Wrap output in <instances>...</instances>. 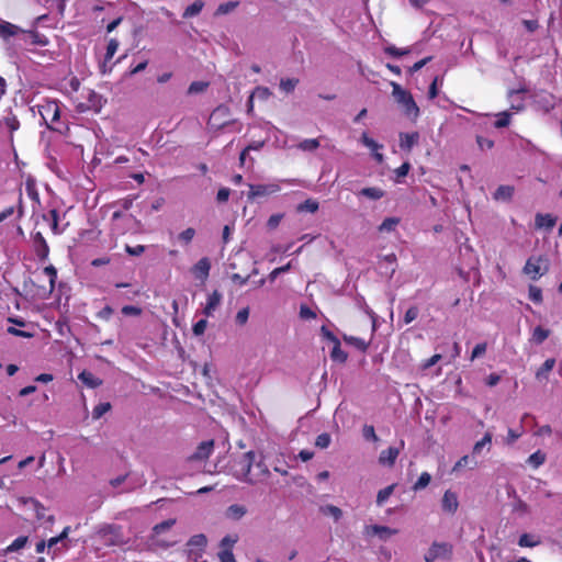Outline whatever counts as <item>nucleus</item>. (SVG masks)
Segmentation results:
<instances>
[{
	"mask_svg": "<svg viewBox=\"0 0 562 562\" xmlns=\"http://www.w3.org/2000/svg\"><path fill=\"white\" fill-rule=\"evenodd\" d=\"M398 223L400 220L397 217H386L379 226V231L386 233L393 232Z\"/></svg>",
	"mask_w": 562,
	"mask_h": 562,
	"instance_id": "e433bc0d",
	"label": "nucleus"
},
{
	"mask_svg": "<svg viewBox=\"0 0 562 562\" xmlns=\"http://www.w3.org/2000/svg\"><path fill=\"white\" fill-rule=\"evenodd\" d=\"M492 439L493 434L491 431H486L483 438L474 443L473 453L480 454L483 448L491 446ZM487 450H490V448H487Z\"/></svg>",
	"mask_w": 562,
	"mask_h": 562,
	"instance_id": "c85d7f7f",
	"label": "nucleus"
},
{
	"mask_svg": "<svg viewBox=\"0 0 562 562\" xmlns=\"http://www.w3.org/2000/svg\"><path fill=\"white\" fill-rule=\"evenodd\" d=\"M529 299L536 303H540L542 301V291L540 288L530 285L529 286Z\"/></svg>",
	"mask_w": 562,
	"mask_h": 562,
	"instance_id": "13d9d810",
	"label": "nucleus"
},
{
	"mask_svg": "<svg viewBox=\"0 0 562 562\" xmlns=\"http://www.w3.org/2000/svg\"><path fill=\"white\" fill-rule=\"evenodd\" d=\"M442 509L449 514L457 512L459 502L456 493L446 491L441 502Z\"/></svg>",
	"mask_w": 562,
	"mask_h": 562,
	"instance_id": "2eb2a0df",
	"label": "nucleus"
},
{
	"mask_svg": "<svg viewBox=\"0 0 562 562\" xmlns=\"http://www.w3.org/2000/svg\"><path fill=\"white\" fill-rule=\"evenodd\" d=\"M207 88V83L203 81H194L189 86L188 92L191 94L203 92Z\"/></svg>",
	"mask_w": 562,
	"mask_h": 562,
	"instance_id": "bf43d9fd",
	"label": "nucleus"
},
{
	"mask_svg": "<svg viewBox=\"0 0 562 562\" xmlns=\"http://www.w3.org/2000/svg\"><path fill=\"white\" fill-rule=\"evenodd\" d=\"M27 502H30L32 504L36 518L38 520H44L46 518L45 507L40 502H37L36 499H33V498H30Z\"/></svg>",
	"mask_w": 562,
	"mask_h": 562,
	"instance_id": "de8ad7c7",
	"label": "nucleus"
},
{
	"mask_svg": "<svg viewBox=\"0 0 562 562\" xmlns=\"http://www.w3.org/2000/svg\"><path fill=\"white\" fill-rule=\"evenodd\" d=\"M217 558H218L220 562H237L233 552L218 551Z\"/></svg>",
	"mask_w": 562,
	"mask_h": 562,
	"instance_id": "774afa93",
	"label": "nucleus"
},
{
	"mask_svg": "<svg viewBox=\"0 0 562 562\" xmlns=\"http://www.w3.org/2000/svg\"><path fill=\"white\" fill-rule=\"evenodd\" d=\"M319 513L324 516L331 517L335 522H338L342 517V510L331 504L322 505L319 507Z\"/></svg>",
	"mask_w": 562,
	"mask_h": 562,
	"instance_id": "a211bd4d",
	"label": "nucleus"
},
{
	"mask_svg": "<svg viewBox=\"0 0 562 562\" xmlns=\"http://www.w3.org/2000/svg\"><path fill=\"white\" fill-rule=\"evenodd\" d=\"M321 146L317 138H306L297 144V148L303 151H315Z\"/></svg>",
	"mask_w": 562,
	"mask_h": 562,
	"instance_id": "2f4dec72",
	"label": "nucleus"
},
{
	"mask_svg": "<svg viewBox=\"0 0 562 562\" xmlns=\"http://www.w3.org/2000/svg\"><path fill=\"white\" fill-rule=\"evenodd\" d=\"M400 454V448L389 447L385 450H382L379 456V463L383 467H393L397 457Z\"/></svg>",
	"mask_w": 562,
	"mask_h": 562,
	"instance_id": "ddd939ff",
	"label": "nucleus"
},
{
	"mask_svg": "<svg viewBox=\"0 0 562 562\" xmlns=\"http://www.w3.org/2000/svg\"><path fill=\"white\" fill-rule=\"evenodd\" d=\"M207 327V321L206 319H200L198 323L194 324L192 330L195 336H202Z\"/></svg>",
	"mask_w": 562,
	"mask_h": 562,
	"instance_id": "052dcab7",
	"label": "nucleus"
},
{
	"mask_svg": "<svg viewBox=\"0 0 562 562\" xmlns=\"http://www.w3.org/2000/svg\"><path fill=\"white\" fill-rule=\"evenodd\" d=\"M392 86V95L395 101L402 106L406 116L411 119H417L419 114V108L414 101L412 94L404 90L398 83L391 81Z\"/></svg>",
	"mask_w": 562,
	"mask_h": 562,
	"instance_id": "7ed1b4c3",
	"label": "nucleus"
},
{
	"mask_svg": "<svg viewBox=\"0 0 562 562\" xmlns=\"http://www.w3.org/2000/svg\"><path fill=\"white\" fill-rule=\"evenodd\" d=\"M453 546L449 542L434 541L424 554L425 562L450 561Z\"/></svg>",
	"mask_w": 562,
	"mask_h": 562,
	"instance_id": "39448f33",
	"label": "nucleus"
},
{
	"mask_svg": "<svg viewBox=\"0 0 562 562\" xmlns=\"http://www.w3.org/2000/svg\"><path fill=\"white\" fill-rule=\"evenodd\" d=\"M78 379L88 387L94 389L102 384V381L97 378L93 373L90 371L83 370L81 373H79Z\"/></svg>",
	"mask_w": 562,
	"mask_h": 562,
	"instance_id": "aec40b11",
	"label": "nucleus"
},
{
	"mask_svg": "<svg viewBox=\"0 0 562 562\" xmlns=\"http://www.w3.org/2000/svg\"><path fill=\"white\" fill-rule=\"evenodd\" d=\"M290 269H291V262L286 263L285 266L278 267L269 273L268 280L270 282H273L279 276H281V273L288 272Z\"/></svg>",
	"mask_w": 562,
	"mask_h": 562,
	"instance_id": "864d4df0",
	"label": "nucleus"
},
{
	"mask_svg": "<svg viewBox=\"0 0 562 562\" xmlns=\"http://www.w3.org/2000/svg\"><path fill=\"white\" fill-rule=\"evenodd\" d=\"M38 113L49 130L63 132L64 124L59 121L60 104L56 100H44L37 105Z\"/></svg>",
	"mask_w": 562,
	"mask_h": 562,
	"instance_id": "f03ea898",
	"label": "nucleus"
},
{
	"mask_svg": "<svg viewBox=\"0 0 562 562\" xmlns=\"http://www.w3.org/2000/svg\"><path fill=\"white\" fill-rule=\"evenodd\" d=\"M394 488L395 484H392L386 486L385 488L380 490L376 495V504L379 506H382L387 501V498L393 494Z\"/></svg>",
	"mask_w": 562,
	"mask_h": 562,
	"instance_id": "c9c22d12",
	"label": "nucleus"
},
{
	"mask_svg": "<svg viewBox=\"0 0 562 562\" xmlns=\"http://www.w3.org/2000/svg\"><path fill=\"white\" fill-rule=\"evenodd\" d=\"M49 278V289L48 292L52 293L55 288V281L57 278V271L54 266H47L43 271Z\"/></svg>",
	"mask_w": 562,
	"mask_h": 562,
	"instance_id": "a18cd8bd",
	"label": "nucleus"
},
{
	"mask_svg": "<svg viewBox=\"0 0 562 562\" xmlns=\"http://www.w3.org/2000/svg\"><path fill=\"white\" fill-rule=\"evenodd\" d=\"M238 4H239L238 1H229V2H226V3H222L216 9L215 14L216 15L228 14V13L233 12L238 7Z\"/></svg>",
	"mask_w": 562,
	"mask_h": 562,
	"instance_id": "58836bf2",
	"label": "nucleus"
},
{
	"mask_svg": "<svg viewBox=\"0 0 562 562\" xmlns=\"http://www.w3.org/2000/svg\"><path fill=\"white\" fill-rule=\"evenodd\" d=\"M299 211H307L315 213L318 210V203L314 200H306L304 203L299 205Z\"/></svg>",
	"mask_w": 562,
	"mask_h": 562,
	"instance_id": "5fc2aeb1",
	"label": "nucleus"
},
{
	"mask_svg": "<svg viewBox=\"0 0 562 562\" xmlns=\"http://www.w3.org/2000/svg\"><path fill=\"white\" fill-rule=\"evenodd\" d=\"M514 194V188L510 186H499L494 192L496 201H509Z\"/></svg>",
	"mask_w": 562,
	"mask_h": 562,
	"instance_id": "bb28decb",
	"label": "nucleus"
},
{
	"mask_svg": "<svg viewBox=\"0 0 562 562\" xmlns=\"http://www.w3.org/2000/svg\"><path fill=\"white\" fill-rule=\"evenodd\" d=\"M540 543V540L529 533H524L518 540V544L522 548H533Z\"/></svg>",
	"mask_w": 562,
	"mask_h": 562,
	"instance_id": "f704fd0d",
	"label": "nucleus"
},
{
	"mask_svg": "<svg viewBox=\"0 0 562 562\" xmlns=\"http://www.w3.org/2000/svg\"><path fill=\"white\" fill-rule=\"evenodd\" d=\"M19 32H21V29L10 22L2 21L0 23V37L1 38H9L11 36L16 35Z\"/></svg>",
	"mask_w": 562,
	"mask_h": 562,
	"instance_id": "4be33fe9",
	"label": "nucleus"
},
{
	"mask_svg": "<svg viewBox=\"0 0 562 562\" xmlns=\"http://www.w3.org/2000/svg\"><path fill=\"white\" fill-rule=\"evenodd\" d=\"M550 336V330L546 329L541 326H537L533 328L531 334V341L537 345L542 344Z\"/></svg>",
	"mask_w": 562,
	"mask_h": 562,
	"instance_id": "cd10ccee",
	"label": "nucleus"
},
{
	"mask_svg": "<svg viewBox=\"0 0 562 562\" xmlns=\"http://www.w3.org/2000/svg\"><path fill=\"white\" fill-rule=\"evenodd\" d=\"M418 314H419V310L417 306H411L405 315H404V322L405 324H409L412 323L413 321H415L417 317H418Z\"/></svg>",
	"mask_w": 562,
	"mask_h": 562,
	"instance_id": "4d7b16f0",
	"label": "nucleus"
},
{
	"mask_svg": "<svg viewBox=\"0 0 562 562\" xmlns=\"http://www.w3.org/2000/svg\"><path fill=\"white\" fill-rule=\"evenodd\" d=\"M238 535L236 533H229L226 535L221 541H220V550L218 551H227L233 552L234 546L238 542Z\"/></svg>",
	"mask_w": 562,
	"mask_h": 562,
	"instance_id": "b1692460",
	"label": "nucleus"
},
{
	"mask_svg": "<svg viewBox=\"0 0 562 562\" xmlns=\"http://www.w3.org/2000/svg\"><path fill=\"white\" fill-rule=\"evenodd\" d=\"M360 195H363L370 200H380L384 196V191L380 188H363L360 192Z\"/></svg>",
	"mask_w": 562,
	"mask_h": 562,
	"instance_id": "c756f323",
	"label": "nucleus"
},
{
	"mask_svg": "<svg viewBox=\"0 0 562 562\" xmlns=\"http://www.w3.org/2000/svg\"><path fill=\"white\" fill-rule=\"evenodd\" d=\"M363 437L367 440H372V441H378V439H379L376 434H375L374 427L370 426V425H366L363 427Z\"/></svg>",
	"mask_w": 562,
	"mask_h": 562,
	"instance_id": "0e129e2a",
	"label": "nucleus"
},
{
	"mask_svg": "<svg viewBox=\"0 0 562 562\" xmlns=\"http://www.w3.org/2000/svg\"><path fill=\"white\" fill-rule=\"evenodd\" d=\"M175 524H176V519H167V520L156 525L153 528V532L155 536H158L161 532L169 530Z\"/></svg>",
	"mask_w": 562,
	"mask_h": 562,
	"instance_id": "c03bdc74",
	"label": "nucleus"
},
{
	"mask_svg": "<svg viewBox=\"0 0 562 562\" xmlns=\"http://www.w3.org/2000/svg\"><path fill=\"white\" fill-rule=\"evenodd\" d=\"M207 547V538L203 533L192 536L186 543L184 553L191 562H206L203 560L205 549Z\"/></svg>",
	"mask_w": 562,
	"mask_h": 562,
	"instance_id": "20e7f679",
	"label": "nucleus"
},
{
	"mask_svg": "<svg viewBox=\"0 0 562 562\" xmlns=\"http://www.w3.org/2000/svg\"><path fill=\"white\" fill-rule=\"evenodd\" d=\"M36 243V255L41 260H45L49 254V247L41 233H37L35 236Z\"/></svg>",
	"mask_w": 562,
	"mask_h": 562,
	"instance_id": "6ab92c4d",
	"label": "nucleus"
},
{
	"mask_svg": "<svg viewBox=\"0 0 562 562\" xmlns=\"http://www.w3.org/2000/svg\"><path fill=\"white\" fill-rule=\"evenodd\" d=\"M213 448H214L213 440H207V441L201 442L199 445V447L196 448L195 452L193 453L192 459H195V460L207 459L210 457V454L212 453Z\"/></svg>",
	"mask_w": 562,
	"mask_h": 562,
	"instance_id": "dca6fc26",
	"label": "nucleus"
},
{
	"mask_svg": "<svg viewBox=\"0 0 562 562\" xmlns=\"http://www.w3.org/2000/svg\"><path fill=\"white\" fill-rule=\"evenodd\" d=\"M536 228L551 229L555 225V218L550 214L538 213L535 217Z\"/></svg>",
	"mask_w": 562,
	"mask_h": 562,
	"instance_id": "f3484780",
	"label": "nucleus"
},
{
	"mask_svg": "<svg viewBox=\"0 0 562 562\" xmlns=\"http://www.w3.org/2000/svg\"><path fill=\"white\" fill-rule=\"evenodd\" d=\"M541 261L542 259L540 257H530L524 267V272L531 277V279L537 280L540 276H542Z\"/></svg>",
	"mask_w": 562,
	"mask_h": 562,
	"instance_id": "f8f14e48",
	"label": "nucleus"
},
{
	"mask_svg": "<svg viewBox=\"0 0 562 562\" xmlns=\"http://www.w3.org/2000/svg\"><path fill=\"white\" fill-rule=\"evenodd\" d=\"M231 111L226 105L217 106L210 116V124L213 127L222 128L229 124Z\"/></svg>",
	"mask_w": 562,
	"mask_h": 562,
	"instance_id": "0eeeda50",
	"label": "nucleus"
},
{
	"mask_svg": "<svg viewBox=\"0 0 562 562\" xmlns=\"http://www.w3.org/2000/svg\"><path fill=\"white\" fill-rule=\"evenodd\" d=\"M554 366H555V359H553V358L547 359L543 362V364L537 370L536 378L538 380L548 379V375L552 371Z\"/></svg>",
	"mask_w": 562,
	"mask_h": 562,
	"instance_id": "a878e982",
	"label": "nucleus"
},
{
	"mask_svg": "<svg viewBox=\"0 0 562 562\" xmlns=\"http://www.w3.org/2000/svg\"><path fill=\"white\" fill-rule=\"evenodd\" d=\"M546 462V454L541 452L540 450L533 452L528 458V463L532 465L533 468H539Z\"/></svg>",
	"mask_w": 562,
	"mask_h": 562,
	"instance_id": "ea45409f",
	"label": "nucleus"
},
{
	"mask_svg": "<svg viewBox=\"0 0 562 562\" xmlns=\"http://www.w3.org/2000/svg\"><path fill=\"white\" fill-rule=\"evenodd\" d=\"M251 94H254V97H257L261 100H267L270 97L271 92L266 87H257Z\"/></svg>",
	"mask_w": 562,
	"mask_h": 562,
	"instance_id": "680f3d73",
	"label": "nucleus"
},
{
	"mask_svg": "<svg viewBox=\"0 0 562 562\" xmlns=\"http://www.w3.org/2000/svg\"><path fill=\"white\" fill-rule=\"evenodd\" d=\"M281 190L279 182H270L266 184H249L248 199L254 200L260 196H268Z\"/></svg>",
	"mask_w": 562,
	"mask_h": 562,
	"instance_id": "423d86ee",
	"label": "nucleus"
},
{
	"mask_svg": "<svg viewBox=\"0 0 562 562\" xmlns=\"http://www.w3.org/2000/svg\"><path fill=\"white\" fill-rule=\"evenodd\" d=\"M417 140H418L417 133H412V134L402 133L400 135V147L402 149L409 151L413 148V146L417 143Z\"/></svg>",
	"mask_w": 562,
	"mask_h": 562,
	"instance_id": "5701e85b",
	"label": "nucleus"
},
{
	"mask_svg": "<svg viewBox=\"0 0 562 562\" xmlns=\"http://www.w3.org/2000/svg\"><path fill=\"white\" fill-rule=\"evenodd\" d=\"M476 143L482 150L491 149L494 146V142L492 139L485 138L483 136H477Z\"/></svg>",
	"mask_w": 562,
	"mask_h": 562,
	"instance_id": "e2e57ef3",
	"label": "nucleus"
},
{
	"mask_svg": "<svg viewBox=\"0 0 562 562\" xmlns=\"http://www.w3.org/2000/svg\"><path fill=\"white\" fill-rule=\"evenodd\" d=\"M535 104L538 110L549 113L555 108L557 102L553 94L541 91L535 94Z\"/></svg>",
	"mask_w": 562,
	"mask_h": 562,
	"instance_id": "6e6552de",
	"label": "nucleus"
},
{
	"mask_svg": "<svg viewBox=\"0 0 562 562\" xmlns=\"http://www.w3.org/2000/svg\"><path fill=\"white\" fill-rule=\"evenodd\" d=\"M247 514V508L244 505L233 504L226 509V517L232 520H239Z\"/></svg>",
	"mask_w": 562,
	"mask_h": 562,
	"instance_id": "412c9836",
	"label": "nucleus"
},
{
	"mask_svg": "<svg viewBox=\"0 0 562 562\" xmlns=\"http://www.w3.org/2000/svg\"><path fill=\"white\" fill-rule=\"evenodd\" d=\"M344 340L360 351H366L369 347V342L359 337L344 335Z\"/></svg>",
	"mask_w": 562,
	"mask_h": 562,
	"instance_id": "7c9ffc66",
	"label": "nucleus"
},
{
	"mask_svg": "<svg viewBox=\"0 0 562 562\" xmlns=\"http://www.w3.org/2000/svg\"><path fill=\"white\" fill-rule=\"evenodd\" d=\"M297 83H299V79L285 78V79H281L279 87H280V90L283 91L284 93H291L295 89Z\"/></svg>",
	"mask_w": 562,
	"mask_h": 562,
	"instance_id": "4c0bfd02",
	"label": "nucleus"
},
{
	"mask_svg": "<svg viewBox=\"0 0 562 562\" xmlns=\"http://www.w3.org/2000/svg\"><path fill=\"white\" fill-rule=\"evenodd\" d=\"M331 442V437L327 432H323L317 436L315 440V446L319 449H326Z\"/></svg>",
	"mask_w": 562,
	"mask_h": 562,
	"instance_id": "8fccbe9b",
	"label": "nucleus"
},
{
	"mask_svg": "<svg viewBox=\"0 0 562 562\" xmlns=\"http://www.w3.org/2000/svg\"><path fill=\"white\" fill-rule=\"evenodd\" d=\"M195 236V229L189 227L178 235V240L183 245H189Z\"/></svg>",
	"mask_w": 562,
	"mask_h": 562,
	"instance_id": "37998d69",
	"label": "nucleus"
},
{
	"mask_svg": "<svg viewBox=\"0 0 562 562\" xmlns=\"http://www.w3.org/2000/svg\"><path fill=\"white\" fill-rule=\"evenodd\" d=\"M233 475L246 483L258 484L267 480L270 472L260 454L254 451L243 453L231 467Z\"/></svg>",
	"mask_w": 562,
	"mask_h": 562,
	"instance_id": "f257e3e1",
	"label": "nucleus"
},
{
	"mask_svg": "<svg viewBox=\"0 0 562 562\" xmlns=\"http://www.w3.org/2000/svg\"><path fill=\"white\" fill-rule=\"evenodd\" d=\"M431 476L427 472H423L416 483L413 486L414 491H419L425 488L430 483Z\"/></svg>",
	"mask_w": 562,
	"mask_h": 562,
	"instance_id": "49530a36",
	"label": "nucleus"
},
{
	"mask_svg": "<svg viewBox=\"0 0 562 562\" xmlns=\"http://www.w3.org/2000/svg\"><path fill=\"white\" fill-rule=\"evenodd\" d=\"M46 542H47L48 552H53V554H55L57 552L56 546L58 543L61 544V548L68 549V543H65V541L59 536L53 537V538L48 539Z\"/></svg>",
	"mask_w": 562,
	"mask_h": 562,
	"instance_id": "79ce46f5",
	"label": "nucleus"
},
{
	"mask_svg": "<svg viewBox=\"0 0 562 562\" xmlns=\"http://www.w3.org/2000/svg\"><path fill=\"white\" fill-rule=\"evenodd\" d=\"M385 54L393 57H402L411 53L409 48H397L394 45H387L384 47Z\"/></svg>",
	"mask_w": 562,
	"mask_h": 562,
	"instance_id": "a19ab883",
	"label": "nucleus"
},
{
	"mask_svg": "<svg viewBox=\"0 0 562 562\" xmlns=\"http://www.w3.org/2000/svg\"><path fill=\"white\" fill-rule=\"evenodd\" d=\"M29 542V538L26 536L18 537L15 540L12 541L11 544H9L4 550V554H9L12 552H19L22 549L25 548V546Z\"/></svg>",
	"mask_w": 562,
	"mask_h": 562,
	"instance_id": "393cba45",
	"label": "nucleus"
},
{
	"mask_svg": "<svg viewBox=\"0 0 562 562\" xmlns=\"http://www.w3.org/2000/svg\"><path fill=\"white\" fill-rule=\"evenodd\" d=\"M111 408L109 403H101L93 408L92 416L94 419L100 418L103 414H105Z\"/></svg>",
	"mask_w": 562,
	"mask_h": 562,
	"instance_id": "6e6d98bb",
	"label": "nucleus"
},
{
	"mask_svg": "<svg viewBox=\"0 0 562 562\" xmlns=\"http://www.w3.org/2000/svg\"><path fill=\"white\" fill-rule=\"evenodd\" d=\"M360 142L363 146L369 148L372 153L373 158L376 160V162L381 164L384 160L383 154L380 151L383 149V145L375 142L373 138L369 136L367 132L362 133L360 137Z\"/></svg>",
	"mask_w": 562,
	"mask_h": 562,
	"instance_id": "1a4fd4ad",
	"label": "nucleus"
},
{
	"mask_svg": "<svg viewBox=\"0 0 562 562\" xmlns=\"http://www.w3.org/2000/svg\"><path fill=\"white\" fill-rule=\"evenodd\" d=\"M222 302V294L215 290L211 294L207 295L206 303L203 308V314L206 317H210L214 314V312L218 308Z\"/></svg>",
	"mask_w": 562,
	"mask_h": 562,
	"instance_id": "9b49d317",
	"label": "nucleus"
},
{
	"mask_svg": "<svg viewBox=\"0 0 562 562\" xmlns=\"http://www.w3.org/2000/svg\"><path fill=\"white\" fill-rule=\"evenodd\" d=\"M397 532V529H393L381 525L367 526L364 529V533L367 536H376L383 541H386L390 537L396 535Z\"/></svg>",
	"mask_w": 562,
	"mask_h": 562,
	"instance_id": "9d476101",
	"label": "nucleus"
},
{
	"mask_svg": "<svg viewBox=\"0 0 562 562\" xmlns=\"http://www.w3.org/2000/svg\"><path fill=\"white\" fill-rule=\"evenodd\" d=\"M282 218H283V214H273L269 217V220L267 222V226L270 229H274L279 226Z\"/></svg>",
	"mask_w": 562,
	"mask_h": 562,
	"instance_id": "338daca9",
	"label": "nucleus"
},
{
	"mask_svg": "<svg viewBox=\"0 0 562 562\" xmlns=\"http://www.w3.org/2000/svg\"><path fill=\"white\" fill-rule=\"evenodd\" d=\"M117 48H119V41L115 38H111L106 46L105 61H109L112 59V57L117 52Z\"/></svg>",
	"mask_w": 562,
	"mask_h": 562,
	"instance_id": "3c124183",
	"label": "nucleus"
},
{
	"mask_svg": "<svg viewBox=\"0 0 562 562\" xmlns=\"http://www.w3.org/2000/svg\"><path fill=\"white\" fill-rule=\"evenodd\" d=\"M496 121L494 123V126L496 128L506 127L509 124L510 121V114L508 112H501L496 114Z\"/></svg>",
	"mask_w": 562,
	"mask_h": 562,
	"instance_id": "09e8293b",
	"label": "nucleus"
},
{
	"mask_svg": "<svg viewBox=\"0 0 562 562\" xmlns=\"http://www.w3.org/2000/svg\"><path fill=\"white\" fill-rule=\"evenodd\" d=\"M203 7H204V2L202 0L194 1L192 4L187 7V9L184 10L183 18L189 19V18L198 15L202 11Z\"/></svg>",
	"mask_w": 562,
	"mask_h": 562,
	"instance_id": "473e14b6",
	"label": "nucleus"
},
{
	"mask_svg": "<svg viewBox=\"0 0 562 562\" xmlns=\"http://www.w3.org/2000/svg\"><path fill=\"white\" fill-rule=\"evenodd\" d=\"M211 263L207 258L200 259L192 268V273L196 279L205 281L209 277Z\"/></svg>",
	"mask_w": 562,
	"mask_h": 562,
	"instance_id": "4468645a",
	"label": "nucleus"
},
{
	"mask_svg": "<svg viewBox=\"0 0 562 562\" xmlns=\"http://www.w3.org/2000/svg\"><path fill=\"white\" fill-rule=\"evenodd\" d=\"M249 313V307H244L239 310L235 316L236 324L239 326H244L248 322Z\"/></svg>",
	"mask_w": 562,
	"mask_h": 562,
	"instance_id": "603ef678",
	"label": "nucleus"
},
{
	"mask_svg": "<svg viewBox=\"0 0 562 562\" xmlns=\"http://www.w3.org/2000/svg\"><path fill=\"white\" fill-rule=\"evenodd\" d=\"M330 357L334 361L344 363L347 360V353L341 349L340 341L334 344Z\"/></svg>",
	"mask_w": 562,
	"mask_h": 562,
	"instance_id": "72a5a7b5",
	"label": "nucleus"
},
{
	"mask_svg": "<svg viewBox=\"0 0 562 562\" xmlns=\"http://www.w3.org/2000/svg\"><path fill=\"white\" fill-rule=\"evenodd\" d=\"M122 313L126 316H138L142 313V310L134 305H125L122 307Z\"/></svg>",
	"mask_w": 562,
	"mask_h": 562,
	"instance_id": "69168bd1",
	"label": "nucleus"
}]
</instances>
